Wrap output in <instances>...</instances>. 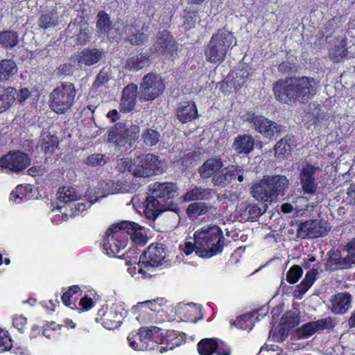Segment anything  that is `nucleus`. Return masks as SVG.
Here are the masks:
<instances>
[{"mask_svg":"<svg viewBox=\"0 0 355 355\" xmlns=\"http://www.w3.org/2000/svg\"><path fill=\"white\" fill-rule=\"evenodd\" d=\"M129 239L132 243L145 245L148 240L144 228L139 224L122 220L112 225L103 238V249L107 255L122 259V252L127 246Z\"/></svg>","mask_w":355,"mask_h":355,"instance_id":"1","label":"nucleus"},{"mask_svg":"<svg viewBox=\"0 0 355 355\" xmlns=\"http://www.w3.org/2000/svg\"><path fill=\"white\" fill-rule=\"evenodd\" d=\"M316 83L307 76L286 77L272 84L275 98L282 104H306L315 94Z\"/></svg>","mask_w":355,"mask_h":355,"instance_id":"2","label":"nucleus"},{"mask_svg":"<svg viewBox=\"0 0 355 355\" xmlns=\"http://www.w3.org/2000/svg\"><path fill=\"white\" fill-rule=\"evenodd\" d=\"M178 187L173 182H155L150 188V195L144 202V214L155 220L159 214L171 210L172 200L178 196Z\"/></svg>","mask_w":355,"mask_h":355,"instance_id":"3","label":"nucleus"},{"mask_svg":"<svg viewBox=\"0 0 355 355\" xmlns=\"http://www.w3.org/2000/svg\"><path fill=\"white\" fill-rule=\"evenodd\" d=\"M288 184V180L284 175H268L252 185L251 193L257 200L272 202L279 196H284Z\"/></svg>","mask_w":355,"mask_h":355,"instance_id":"4","label":"nucleus"},{"mask_svg":"<svg viewBox=\"0 0 355 355\" xmlns=\"http://www.w3.org/2000/svg\"><path fill=\"white\" fill-rule=\"evenodd\" d=\"M234 41H235L234 34L228 30L227 26L218 29L217 32L212 35L205 48L207 61L211 63L223 62L228 50L233 47Z\"/></svg>","mask_w":355,"mask_h":355,"instance_id":"5","label":"nucleus"},{"mask_svg":"<svg viewBox=\"0 0 355 355\" xmlns=\"http://www.w3.org/2000/svg\"><path fill=\"white\" fill-rule=\"evenodd\" d=\"M196 236L205 258H211L223 252L225 238L219 226L212 225L202 227L196 231Z\"/></svg>","mask_w":355,"mask_h":355,"instance_id":"6","label":"nucleus"},{"mask_svg":"<svg viewBox=\"0 0 355 355\" xmlns=\"http://www.w3.org/2000/svg\"><path fill=\"white\" fill-rule=\"evenodd\" d=\"M77 89L73 83L62 82L49 94L50 109L57 114H65L71 110L76 102Z\"/></svg>","mask_w":355,"mask_h":355,"instance_id":"7","label":"nucleus"},{"mask_svg":"<svg viewBox=\"0 0 355 355\" xmlns=\"http://www.w3.org/2000/svg\"><path fill=\"white\" fill-rule=\"evenodd\" d=\"M139 125H127L125 123L119 122L108 131L107 140L116 150L125 152L136 143L139 137Z\"/></svg>","mask_w":355,"mask_h":355,"instance_id":"8","label":"nucleus"},{"mask_svg":"<svg viewBox=\"0 0 355 355\" xmlns=\"http://www.w3.org/2000/svg\"><path fill=\"white\" fill-rule=\"evenodd\" d=\"M167 247L162 243H151L139 256L137 263L138 272L144 277H150L148 272L165 262Z\"/></svg>","mask_w":355,"mask_h":355,"instance_id":"9","label":"nucleus"},{"mask_svg":"<svg viewBox=\"0 0 355 355\" xmlns=\"http://www.w3.org/2000/svg\"><path fill=\"white\" fill-rule=\"evenodd\" d=\"M166 89L164 79L153 72L146 73L139 85L138 92L140 101H152L161 96Z\"/></svg>","mask_w":355,"mask_h":355,"instance_id":"10","label":"nucleus"},{"mask_svg":"<svg viewBox=\"0 0 355 355\" xmlns=\"http://www.w3.org/2000/svg\"><path fill=\"white\" fill-rule=\"evenodd\" d=\"M242 118L244 121L252 124L257 132L267 139H273L276 134L282 132V125L263 115H257L253 112H246Z\"/></svg>","mask_w":355,"mask_h":355,"instance_id":"11","label":"nucleus"},{"mask_svg":"<svg viewBox=\"0 0 355 355\" xmlns=\"http://www.w3.org/2000/svg\"><path fill=\"white\" fill-rule=\"evenodd\" d=\"M31 163L29 155L19 150H10L0 157V168L15 174L24 171Z\"/></svg>","mask_w":355,"mask_h":355,"instance_id":"12","label":"nucleus"},{"mask_svg":"<svg viewBox=\"0 0 355 355\" xmlns=\"http://www.w3.org/2000/svg\"><path fill=\"white\" fill-rule=\"evenodd\" d=\"M331 228V226L327 221L309 219L298 224L297 236L302 239L323 237L328 234Z\"/></svg>","mask_w":355,"mask_h":355,"instance_id":"13","label":"nucleus"},{"mask_svg":"<svg viewBox=\"0 0 355 355\" xmlns=\"http://www.w3.org/2000/svg\"><path fill=\"white\" fill-rule=\"evenodd\" d=\"M135 177L150 178L160 171L159 157L153 153L142 154L135 158Z\"/></svg>","mask_w":355,"mask_h":355,"instance_id":"14","label":"nucleus"},{"mask_svg":"<svg viewBox=\"0 0 355 355\" xmlns=\"http://www.w3.org/2000/svg\"><path fill=\"white\" fill-rule=\"evenodd\" d=\"M153 47L159 55L173 57L178 51V44L170 31L163 30L157 33Z\"/></svg>","mask_w":355,"mask_h":355,"instance_id":"15","label":"nucleus"},{"mask_svg":"<svg viewBox=\"0 0 355 355\" xmlns=\"http://www.w3.org/2000/svg\"><path fill=\"white\" fill-rule=\"evenodd\" d=\"M320 170L318 166H315L311 163L304 162L302 164L299 178L304 193L313 195L316 193L318 184L315 181V175Z\"/></svg>","mask_w":355,"mask_h":355,"instance_id":"16","label":"nucleus"},{"mask_svg":"<svg viewBox=\"0 0 355 355\" xmlns=\"http://www.w3.org/2000/svg\"><path fill=\"white\" fill-rule=\"evenodd\" d=\"M138 92V87L134 83L128 84L123 88L119 104L120 112L128 113L135 109Z\"/></svg>","mask_w":355,"mask_h":355,"instance_id":"17","label":"nucleus"},{"mask_svg":"<svg viewBox=\"0 0 355 355\" xmlns=\"http://www.w3.org/2000/svg\"><path fill=\"white\" fill-rule=\"evenodd\" d=\"M151 54L148 52H140L129 56L124 64L127 71L137 72L147 67L151 63Z\"/></svg>","mask_w":355,"mask_h":355,"instance_id":"18","label":"nucleus"},{"mask_svg":"<svg viewBox=\"0 0 355 355\" xmlns=\"http://www.w3.org/2000/svg\"><path fill=\"white\" fill-rule=\"evenodd\" d=\"M176 116L182 123H186L197 119L198 113L196 103L191 101L180 103L176 109Z\"/></svg>","mask_w":355,"mask_h":355,"instance_id":"19","label":"nucleus"},{"mask_svg":"<svg viewBox=\"0 0 355 355\" xmlns=\"http://www.w3.org/2000/svg\"><path fill=\"white\" fill-rule=\"evenodd\" d=\"M105 57L103 49L85 48L78 55V62L86 66H92L98 62Z\"/></svg>","mask_w":355,"mask_h":355,"instance_id":"20","label":"nucleus"},{"mask_svg":"<svg viewBox=\"0 0 355 355\" xmlns=\"http://www.w3.org/2000/svg\"><path fill=\"white\" fill-rule=\"evenodd\" d=\"M198 351L200 355H211L214 352L218 355H230V349L220 352V345L213 338L202 339L198 344Z\"/></svg>","mask_w":355,"mask_h":355,"instance_id":"21","label":"nucleus"},{"mask_svg":"<svg viewBox=\"0 0 355 355\" xmlns=\"http://www.w3.org/2000/svg\"><path fill=\"white\" fill-rule=\"evenodd\" d=\"M254 139L249 134L239 135L232 144L233 149L239 155H248L254 150Z\"/></svg>","mask_w":355,"mask_h":355,"instance_id":"22","label":"nucleus"},{"mask_svg":"<svg viewBox=\"0 0 355 355\" xmlns=\"http://www.w3.org/2000/svg\"><path fill=\"white\" fill-rule=\"evenodd\" d=\"M331 311L335 314L343 315L351 307L352 295L348 293H340L331 300Z\"/></svg>","mask_w":355,"mask_h":355,"instance_id":"23","label":"nucleus"},{"mask_svg":"<svg viewBox=\"0 0 355 355\" xmlns=\"http://www.w3.org/2000/svg\"><path fill=\"white\" fill-rule=\"evenodd\" d=\"M130 33L128 35L127 40L132 46H141L144 45L148 40V36L145 33L147 28H145L144 24L141 28L136 24H132L128 28Z\"/></svg>","mask_w":355,"mask_h":355,"instance_id":"24","label":"nucleus"},{"mask_svg":"<svg viewBox=\"0 0 355 355\" xmlns=\"http://www.w3.org/2000/svg\"><path fill=\"white\" fill-rule=\"evenodd\" d=\"M214 190L210 188H202L201 187H194V188L188 190L183 196L184 202H192L197 200H209L212 198Z\"/></svg>","mask_w":355,"mask_h":355,"instance_id":"25","label":"nucleus"},{"mask_svg":"<svg viewBox=\"0 0 355 355\" xmlns=\"http://www.w3.org/2000/svg\"><path fill=\"white\" fill-rule=\"evenodd\" d=\"M296 146L295 137L286 135L278 141L274 146V153L277 158H286L291 153L292 149Z\"/></svg>","mask_w":355,"mask_h":355,"instance_id":"26","label":"nucleus"},{"mask_svg":"<svg viewBox=\"0 0 355 355\" xmlns=\"http://www.w3.org/2000/svg\"><path fill=\"white\" fill-rule=\"evenodd\" d=\"M223 166V163L220 157L207 159L199 168L198 173L202 179L205 180L211 178Z\"/></svg>","mask_w":355,"mask_h":355,"instance_id":"27","label":"nucleus"},{"mask_svg":"<svg viewBox=\"0 0 355 355\" xmlns=\"http://www.w3.org/2000/svg\"><path fill=\"white\" fill-rule=\"evenodd\" d=\"M240 220L255 221L262 214L261 208L255 204L242 202L239 207Z\"/></svg>","mask_w":355,"mask_h":355,"instance_id":"28","label":"nucleus"},{"mask_svg":"<svg viewBox=\"0 0 355 355\" xmlns=\"http://www.w3.org/2000/svg\"><path fill=\"white\" fill-rule=\"evenodd\" d=\"M59 17L56 9L42 12L38 19V26L43 29H48L58 26Z\"/></svg>","mask_w":355,"mask_h":355,"instance_id":"29","label":"nucleus"},{"mask_svg":"<svg viewBox=\"0 0 355 355\" xmlns=\"http://www.w3.org/2000/svg\"><path fill=\"white\" fill-rule=\"evenodd\" d=\"M17 71L15 62L11 59L0 60V81L6 82L10 80Z\"/></svg>","mask_w":355,"mask_h":355,"instance_id":"30","label":"nucleus"},{"mask_svg":"<svg viewBox=\"0 0 355 355\" xmlns=\"http://www.w3.org/2000/svg\"><path fill=\"white\" fill-rule=\"evenodd\" d=\"M19 42L17 32L10 30L0 31V46L5 49H14Z\"/></svg>","mask_w":355,"mask_h":355,"instance_id":"31","label":"nucleus"},{"mask_svg":"<svg viewBox=\"0 0 355 355\" xmlns=\"http://www.w3.org/2000/svg\"><path fill=\"white\" fill-rule=\"evenodd\" d=\"M231 171L230 165L224 168L223 166L220 169L218 170L211 178L214 186L225 187L230 183L231 180L233 178Z\"/></svg>","mask_w":355,"mask_h":355,"instance_id":"32","label":"nucleus"},{"mask_svg":"<svg viewBox=\"0 0 355 355\" xmlns=\"http://www.w3.org/2000/svg\"><path fill=\"white\" fill-rule=\"evenodd\" d=\"M16 89L12 87L0 89V114L8 110L15 101Z\"/></svg>","mask_w":355,"mask_h":355,"instance_id":"33","label":"nucleus"},{"mask_svg":"<svg viewBox=\"0 0 355 355\" xmlns=\"http://www.w3.org/2000/svg\"><path fill=\"white\" fill-rule=\"evenodd\" d=\"M347 55L348 49L345 40H341L329 51V58L336 63L342 62Z\"/></svg>","mask_w":355,"mask_h":355,"instance_id":"34","label":"nucleus"},{"mask_svg":"<svg viewBox=\"0 0 355 355\" xmlns=\"http://www.w3.org/2000/svg\"><path fill=\"white\" fill-rule=\"evenodd\" d=\"M346 248L348 253L347 256L345 258L340 257L338 261L335 262L341 268H347L352 264H355V238L347 244Z\"/></svg>","mask_w":355,"mask_h":355,"instance_id":"35","label":"nucleus"},{"mask_svg":"<svg viewBox=\"0 0 355 355\" xmlns=\"http://www.w3.org/2000/svg\"><path fill=\"white\" fill-rule=\"evenodd\" d=\"M112 21L109 15L104 10H101L96 15V27L100 33L108 34L112 29Z\"/></svg>","mask_w":355,"mask_h":355,"instance_id":"36","label":"nucleus"},{"mask_svg":"<svg viewBox=\"0 0 355 355\" xmlns=\"http://www.w3.org/2000/svg\"><path fill=\"white\" fill-rule=\"evenodd\" d=\"M300 323V311L294 309L286 312L281 319V324L288 331Z\"/></svg>","mask_w":355,"mask_h":355,"instance_id":"37","label":"nucleus"},{"mask_svg":"<svg viewBox=\"0 0 355 355\" xmlns=\"http://www.w3.org/2000/svg\"><path fill=\"white\" fill-rule=\"evenodd\" d=\"M210 206L203 202H194L191 203L187 208L186 214L189 217L198 216L207 214Z\"/></svg>","mask_w":355,"mask_h":355,"instance_id":"38","label":"nucleus"},{"mask_svg":"<svg viewBox=\"0 0 355 355\" xmlns=\"http://www.w3.org/2000/svg\"><path fill=\"white\" fill-rule=\"evenodd\" d=\"M141 139L144 144L148 147L157 144L160 140V133L153 128H147L141 133Z\"/></svg>","mask_w":355,"mask_h":355,"instance_id":"39","label":"nucleus"},{"mask_svg":"<svg viewBox=\"0 0 355 355\" xmlns=\"http://www.w3.org/2000/svg\"><path fill=\"white\" fill-rule=\"evenodd\" d=\"M59 141L55 135H46L42 139L41 144L42 150L45 155H51L58 148Z\"/></svg>","mask_w":355,"mask_h":355,"instance_id":"40","label":"nucleus"},{"mask_svg":"<svg viewBox=\"0 0 355 355\" xmlns=\"http://www.w3.org/2000/svg\"><path fill=\"white\" fill-rule=\"evenodd\" d=\"M135 166V159L123 157L117 160L115 169L120 173H131L134 176Z\"/></svg>","mask_w":355,"mask_h":355,"instance_id":"41","label":"nucleus"},{"mask_svg":"<svg viewBox=\"0 0 355 355\" xmlns=\"http://www.w3.org/2000/svg\"><path fill=\"white\" fill-rule=\"evenodd\" d=\"M167 300L164 297H157L155 299L139 302L132 307L134 312H137L139 307L146 306L153 311H157V308L164 305Z\"/></svg>","mask_w":355,"mask_h":355,"instance_id":"42","label":"nucleus"},{"mask_svg":"<svg viewBox=\"0 0 355 355\" xmlns=\"http://www.w3.org/2000/svg\"><path fill=\"white\" fill-rule=\"evenodd\" d=\"M77 192L71 187H63L58 192V198L60 202L66 204L77 201Z\"/></svg>","mask_w":355,"mask_h":355,"instance_id":"43","label":"nucleus"},{"mask_svg":"<svg viewBox=\"0 0 355 355\" xmlns=\"http://www.w3.org/2000/svg\"><path fill=\"white\" fill-rule=\"evenodd\" d=\"M110 160V157L101 153H94L89 155L84 163L92 167L103 166Z\"/></svg>","mask_w":355,"mask_h":355,"instance_id":"44","label":"nucleus"},{"mask_svg":"<svg viewBox=\"0 0 355 355\" xmlns=\"http://www.w3.org/2000/svg\"><path fill=\"white\" fill-rule=\"evenodd\" d=\"M28 187L23 185H17L10 193V199L17 204L28 200Z\"/></svg>","mask_w":355,"mask_h":355,"instance_id":"45","label":"nucleus"},{"mask_svg":"<svg viewBox=\"0 0 355 355\" xmlns=\"http://www.w3.org/2000/svg\"><path fill=\"white\" fill-rule=\"evenodd\" d=\"M194 242L186 241L184 243V248L183 252L186 255H189L192 252H195L197 255L202 258H205L204 253L202 252V248L198 244V239L196 236V231L193 234Z\"/></svg>","mask_w":355,"mask_h":355,"instance_id":"46","label":"nucleus"},{"mask_svg":"<svg viewBox=\"0 0 355 355\" xmlns=\"http://www.w3.org/2000/svg\"><path fill=\"white\" fill-rule=\"evenodd\" d=\"M302 274V267L298 265H293L286 272V279L289 284H293L298 282Z\"/></svg>","mask_w":355,"mask_h":355,"instance_id":"47","label":"nucleus"},{"mask_svg":"<svg viewBox=\"0 0 355 355\" xmlns=\"http://www.w3.org/2000/svg\"><path fill=\"white\" fill-rule=\"evenodd\" d=\"M318 270L312 268L305 275L301 283L296 286V288H310L316 279Z\"/></svg>","mask_w":355,"mask_h":355,"instance_id":"48","label":"nucleus"},{"mask_svg":"<svg viewBox=\"0 0 355 355\" xmlns=\"http://www.w3.org/2000/svg\"><path fill=\"white\" fill-rule=\"evenodd\" d=\"M121 315L116 311H110L107 313L104 323L106 328L114 329L120 325L121 323Z\"/></svg>","mask_w":355,"mask_h":355,"instance_id":"49","label":"nucleus"},{"mask_svg":"<svg viewBox=\"0 0 355 355\" xmlns=\"http://www.w3.org/2000/svg\"><path fill=\"white\" fill-rule=\"evenodd\" d=\"M268 312V308L267 306H263L259 309L257 310L256 311H254L253 313H247L245 315L240 316L239 318H237L236 321L233 322V324L238 326L239 324L241 323L242 321H251L252 318H253L255 315H257L256 319L259 320V316L263 317L266 315Z\"/></svg>","mask_w":355,"mask_h":355,"instance_id":"50","label":"nucleus"},{"mask_svg":"<svg viewBox=\"0 0 355 355\" xmlns=\"http://www.w3.org/2000/svg\"><path fill=\"white\" fill-rule=\"evenodd\" d=\"M184 13L185 20L184 21L183 26L185 29L189 30L196 26L198 11L193 9H185Z\"/></svg>","mask_w":355,"mask_h":355,"instance_id":"51","label":"nucleus"},{"mask_svg":"<svg viewBox=\"0 0 355 355\" xmlns=\"http://www.w3.org/2000/svg\"><path fill=\"white\" fill-rule=\"evenodd\" d=\"M315 329L312 322L303 324L297 329L296 336L298 339H304L310 337L315 333Z\"/></svg>","mask_w":355,"mask_h":355,"instance_id":"52","label":"nucleus"},{"mask_svg":"<svg viewBox=\"0 0 355 355\" xmlns=\"http://www.w3.org/2000/svg\"><path fill=\"white\" fill-rule=\"evenodd\" d=\"M91 41V33L87 26L80 28L76 35L77 44L80 46L86 45Z\"/></svg>","mask_w":355,"mask_h":355,"instance_id":"53","label":"nucleus"},{"mask_svg":"<svg viewBox=\"0 0 355 355\" xmlns=\"http://www.w3.org/2000/svg\"><path fill=\"white\" fill-rule=\"evenodd\" d=\"M164 340H166L168 346L161 349V352H162V350L166 351L167 348L173 349L175 347L179 346L182 340L181 338L177 336V334L173 331L168 332L166 336L164 337Z\"/></svg>","mask_w":355,"mask_h":355,"instance_id":"54","label":"nucleus"},{"mask_svg":"<svg viewBox=\"0 0 355 355\" xmlns=\"http://www.w3.org/2000/svg\"><path fill=\"white\" fill-rule=\"evenodd\" d=\"M143 245L140 244H137L132 243V245L128 249L127 251H123L121 254H123V258L126 257L127 259H129V262H135L137 260L138 254L139 253V247H142Z\"/></svg>","mask_w":355,"mask_h":355,"instance_id":"55","label":"nucleus"},{"mask_svg":"<svg viewBox=\"0 0 355 355\" xmlns=\"http://www.w3.org/2000/svg\"><path fill=\"white\" fill-rule=\"evenodd\" d=\"M312 323L315 331L333 328L335 324L333 319L330 317L313 321Z\"/></svg>","mask_w":355,"mask_h":355,"instance_id":"56","label":"nucleus"},{"mask_svg":"<svg viewBox=\"0 0 355 355\" xmlns=\"http://www.w3.org/2000/svg\"><path fill=\"white\" fill-rule=\"evenodd\" d=\"M156 329L155 326H151L149 328L141 327L138 333L140 343H146L148 340H152V335L153 334L152 332L153 333V331Z\"/></svg>","mask_w":355,"mask_h":355,"instance_id":"57","label":"nucleus"},{"mask_svg":"<svg viewBox=\"0 0 355 355\" xmlns=\"http://www.w3.org/2000/svg\"><path fill=\"white\" fill-rule=\"evenodd\" d=\"M92 203L90 202H77L71 206V216H77L82 214L84 211H86L90 207Z\"/></svg>","mask_w":355,"mask_h":355,"instance_id":"58","label":"nucleus"},{"mask_svg":"<svg viewBox=\"0 0 355 355\" xmlns=\"http://www.w3.org/2000/svg\"><path fill=\"white\" fill-rule=\"evenodd\" d=\"M277 69L279 72L283 74L290 75L296 71V67L294 64L288 61H284L278 65Z\"/></svg>","mask_w":355,"mask_h":355,"instance_id":"59","label":"nucleus"},{"mask_svg":"<svg viewBox=\"0 0 355 355\" xmlns=\"http://www.w3.org/2000/svg\"><path fill=\"white\" fill-rule=\"evenodd\" d=\"M110 80L109 75L103 70L97 74L94 83V86L100 87Z\"/></svg>","mask_w":355,"mask_h":355,"instance_id":"60","label":"nucleus"},{"mask_svg":"<svg viewBox=\"0 0 355 355\" xmlns=\"http://www.w3.org/2000/svg\"><path fill=\"white\" fill-rule=\"evenodd\" d=\"M31 94L28 89L24 87L20 89L18 92L16 90L15 100H17L19 103H23L31 96Z\"/></svg>","mask_w":355,"mask_h":355,"instance_id":"61","label":"nucleus"},{"mask_svg":"<svg viewBox=\"0 0 355 355\" xmlns=\"http://www.w3.org/2000/svg\"><path fill=\"white\" fill-rule=\"evenodd\" d=\"M77 290H67L64 292L61 297L63 304L67 306H70L73 304L71 302V297L77 293Z\"/></svg>","mask_w":355,"mask_h":355,"instance_id":"62","label":"nucleus"},{"mask_svg":"<svg viewBox=\"0 0 355 355\" xmlns=\"http://www.w3.org/2000/svg\"><path fill=\"white\" fill-rule=\"evenodd\" d=\"M232 169L231 173L233 175V178H237L239 182L243 181V170L241 167L237 165H230Z\"/></svg>","mask_w":355,"mask_h":355,"instance_id":"63","label":"nucleus"},{"mask_svg":"<svg viewBox=\"0 0 355 355\" xmlns=\"http://www.w3.org/2000/svg\"><path fill=\"white\" fill-rule=\"evenodd\" d=\"M79 304L82 306L83 309L89 310L94 306V302L92 297L85 295L80 299Z\"/></svg>","mask_w":355,"mask_h":355,"instance_id":"64","label":"nucleus"}]
</instances>
